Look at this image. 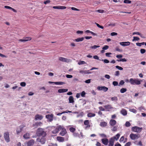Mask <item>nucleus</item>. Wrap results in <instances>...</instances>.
<instances>
[{
	"label": "nucleus",
	"instance_id": "8fccbe9b",
	"mask_svg": "<svg viewBox=\"0 0 146 146\" xmlns=\"http://www.w3.org/2000/svg\"><path fill=\"white\" fill-rule=\"evenodd\" d=\"M73 135L75 137H77L79 136V134L78 133H73Z\"/></svg>",
	"mask_w": 146,
	"mask_h": 146
},
{
	"label": "nucleus",
	"instance_id": "aec40b11",
	"mask_svg": "<svg viewBox=\"0 0 146 146\" xmlns=\"http://www.w3.org/2000/svg\"><path fill=\"white\" fill-rule=\"evenodd\" d=\"M120 136V134L119 133H117L115 136L112 137L111 138L112 139H113V140L114 141L115 140L116 141H117L119 138Z\"/></svg>",
	"mask_w": 146,
	"mask_h": 146
},
{
	"label": "nucleus",
	"instance_id": "a211bd4d",
	"mask_svg": "<svg viewBox=\"0 0 146 146\" xmlns=\"http://www.w3.org/2000/svg\"><path fill=\"white\" fill-rule=\"evenodd\" d=\"M104 107L107 111H108L110 109H112L113 108L110 105H107L104 106Z\"/></svg>",
	"mask_w": 146,
	"mask_h": 146
},
{
	"label": "nucleus",
	"instance_id": "423d86ee",
	"mask_svg": "<svg viewBox=\"0 0 146 146\" xmlns=\"http://www.w3.org/2000/svg\"><path fill=\"white\" fill-rule=\"evenodd\" d=\"M53 115L51 114L50 115H46V117L48 119V121L51 122L53 120Z\"/></svg>",
	"mask_w": 146,
	"mask_h": 146
},
{
	"label": "nucleus",
	"instance_id": "ddd939ff",
	"mask_svg": "<svg viewBox=\"0 0 146 146\" xmlns=\"http://www.w3.org/2000/svg\"><path fill=\"white\" fill-rule=\"evenodd\" d=\"M67 133L66 129L65 128L62 129L61 131L60 132L59 134L60 135L62 136H64Z\"/></svg>",
	"mask_w": 146,
	"mask_h": 146
},
{
	"label": "nucleus",
	"instance_id": "f257e3e1",
	"mask_svg": "<svg viewBox=\"0 0 146 146\" xmlns=\"http://www.w3.org/2000/svg\"><path fill=\"white\" fill-rule=\"evenodd\" d=\"M36 134L38 136H45L46 135V133L44 131L43 129L40 128L37 130Z\"/></svg>",
	"mask_w": 146,
	"mask_h": 146
},
{
	"label": "nucleus",
	"instance_id": "20e7f679",
	"mask_svg": "<svg viewBox=\"0 0 146 146\" xmlns=\"http://www.w3.org/2000/svg\"><path fill=\"white\" fill-rule=\"evenodd\" d=\"M131 129L133 131L135 132L139 133L142 129V128L137 126H135L132 127Z\"/></svg>",
	"mask_w": 146,
	"mask_h": 146
},
{
	"label": "nucleus",
	"instance_id": "4be33fe9",
	"mask_svg": "<svg viewBox=\"0 0 146 146\" xmlns=\"http://www.w3.org/2000/svg\"><path fill=\"white\" fill-rule=\"evenodd\" d=\"M31 39L30 37H26L24 39H20L19 41L21 42H26L30 40Z\"/></svg>",
	"mask_w": 146,
	"mask_h": 146
},
{
	"label": "nucleus",
	"instance_id": "49530a36",
	"mask_svg": "<svg viewBox=\"0 0 146 146\" xmlns=\"http://www.w3.org/2000/svg\"><path fill=\"white\" fill-rule=\"evenodd\" d=\"M112 84L114 86H117L118 84V82L115 81L113 82Z\"/></svg>",
	"mask_w": 146,
	"mask_h": 146
},
{
	"label": "nucleus",
	"instance_id": "680f3d73",
	"mask_svg": "<svg viewBox=\"0 0 146 146\" xmlns=\"http://www.w3.org/2000/svg\"><path fill=\"white\" fill-rule=\"evenodd\" d=\"M111 52H107L105 54L106 55L107 57H110V55L111 54Z\"/></svg>",
	"mask_w": 146,
	"mask_h": 146
},
{
	"label": "nucleus",
	"instance_id": "c85d7f7f",
	"mask_svg": "<svg viewBox=\"0 0 146 146\" xmlns=\"http://www.w3.org/2000/svg\"><path fill=\"white\" fill-rule=\"evenodd\" d=\"M69 102L72 103L74 102V98L72 96H70L69 98Z\"/></svg>",
	"mask_w": 146,
	"mask_h": 146
},
{
	"label": "nucleus",
	"instance_id": "69168bd1",
	"mask_svg": "<svg viewBox=\"0 0 146 146\" xmlns=\"http://www.w3.org/2000/svg\"><path fill=\"white\" fill-rule=\"evenodd\" d=\"M117 33H116L115 32H112L111 33V36H114L115 35H117Z\"/></svg>",
	"mask_w": 146,
	"mask_h": 146
},
{
	"label": "nucleus",
	"instance_id": "9d476101",
	"mask_svg": "<svg viewBox=\"0 0 146 146\" xmlns=\"http://www.w3.org/2000/svg\"><path fill=\"white\" fill-rule=\"evenodd\" d=\"M25 127V126L23 125H21L19 127H18L17 129V134H19L22 131V130L23 128Z\"/></svg>",
	"mask_w": 146,
	"mask_h": 146
},
{
	"label": "nucleus",
	"instance_id": "5fc2aeb1",
	"mask_svg": "<svg viewBox=\"0 0 146 146\" xmlns=\"http://www.w3.org/2000/svg\"><path fill=\"white\" fill-rule=\"evenodd\" d=\"M20 85L22 87H25L26 85V84L25 82H21L20 83Z\"/></svg>",
	"mask_w": 146,
	"mask_h": 146
},
{
	"label": "nucleus",
	"instance_id": "72a5a7b5",
	"mask_svg": "<svg viewBox=\"0 0 146 146\" xmlns=\"http://www.w3.org/2000/svg\"><path fill=\"white\" fill-rule=\"evenodd\" d=\"M100 47L99 46H97L96 45H94L93 46H91L90 47V48L91 49H96L97 48H99Z\"/></svg>",
	"mask_w": 146,
	"mask_h": 146
},
{
	"label": "nucleus",
	"instance_id": "39448f33",
	"mask_svg": "<svg viewBox=\"0 0 146 146\" xmlns=\"http://www.w3.org/2000/svg\"><path fill=\"white\" fill-rule=\"evenodd\" d=\"M44 137L45 136H42V138L40 139L39 138H37V141L40 142L42 144H44L46 141V139Z\"/></svg>",
	"mask_w": 146,
	"mask_h": 146
},
{
	"label": "nucleus",
	"instance_id": "7ed1b4c3",
	"mask_svg": "<svg viewBox=\"0 0 146 146\" xmlns=\"http://www.w3.org/2000/svg\"><path fill=\"white\" fill-rule=\"evenodd\" d=\"M4 137L5 140L7 142H9L10 141L9 134L8 132H6L4 133Z\"/></svg>",
	"mask_w": 146,
	"mask_h": 146
},
{
	"label": "nucleus",
	"instance_id": "7c9ffc66",
	"mask_svg": "<svg viewBox=\"0 0 146 146\" xmlns=\"http://www.w3.org/2000/svg\"><path fill=\"white\" fill-rule=\"evenodd\" d=\"M127 89L125 88H122L120 90V92L121 93H123L127 91Z\"/></svg>",
	"mask_w": 146,
	"mask_h": 146
},
{
	"label": "nucleus",
	"instance_id": "864d4df0",
	"mask_svg": "<svg viewBox=\"0 0 146 146\" xmlns=\"http://www.w3.org/2000/svg\"><path fill=\"white\" fill-rule=\"evenodd\" d=\"M117 61H118L126 62L127 60L126 59L123 58L120 59L119 60H117Z\"/></svg>",
	"mask_w": 146,
	"mask_h": 146
},
{
	"label": "nucleus",
	"instance_id": "b1692460",
	"mask_svg": "<svg viewBox=\"0 0 146 146\" xmlns=\"http://www.w3.org/2000/svg\"><path fill=\"white\" fill-rule=\"evenodd\" d=\"M84 124L86 125V127H90V125H89V122L88 120H86L84 121Z\"/></svg>",
	"mask_w": 146,
	"mask_h": 146
},
{
	"label": "nucleus",
	"instance_id": "338daca9",
	"mask_svg": "<svg viewBox=\"0 0 146 146\" xmlns=\"http://www.w3.org/2000/svg\"><path fill=\"white\" fill-rule=\"evenodd\" d=\"M119 74V71H116L115 72V76H118Z\"/></svg>",
	"mask_w": 146,
	"mask_h": 146
},
{
	"label": "nucleus",
	"instance_id": "a878e982",
	"mask_svg": "<svg viewBox=\"0 0 146 146\" xmlns=\"http://www.w3.org/2000/svg\"><path fill=\"white\" fill-rule=\"evenodd\" d=\"M56 139L59 142H63L64 140V138L61 137H57Z\"/></svg>",
	"mask_w": 146,
	"mask_h": 146
},
{
	"label": "nucleus",
	"instance_id": "cd10ccee",
	"mask_svg": "<svg viewBox=\"0 0 146 146\" xmlns=\"http://www.w3.org/2000/svg\"><path fill=\"white\" fill-rule=\"evenodd\" d=\"M23 137L25 139H28L30 138V135L29 133H26L23 135Z\"/></svg>",
	"mask_w": 146,
	"mask_h": 146
},
{
	"label": "nucleus",
	"instance_id": "6e6d98bb",
	"mask_svg": "<svg viewBox=\"0 0 146 146\" xmlns=\"http://www.w3.org/2000/svg\"><path fill=\"white\" fill-rule=\"evenodd\" d=\"M102 60L103 61H104V63H109L110 62L107 59H104V60L102 59Z\"/></svg>",
	"mask_w": 146,
	"mask_h": 146
},
{
	"label": "nucleus",
	"instance_id": "0eeeda50",
	"mask_svg": "<svg viewBox=\"0 0 146 146\" xmlns=\"http://www.w3.org/2000/svg\"><path fill=\"white\" fill-rule=\"evenodd\" d=\"M130 137L132 139L134 140L138 139L139 137L138 135L135 134L133 133H131L130 135Z\"/></svg>",
	"mask_w": 146,
	"mask_h": 146
},
{
	"label": "nucleus",
	"instance_id": "393cba45",
	"mask_svg": "<svg viewBox=\"0 0 146 146\" xmlns=\"http://www.w3.org/2000/svg\"><path fill=\"white\" fill-rule=\"evenodd\" d=\"M107 123L105 121L102 122L100 123V125L102 127H105L107 125Z\"/></svg>",
	"mask_w": 146,
	"mask_h": 146
},
{
	"label": "nucleus",
	"instance_id": "9b49d317",
	"mask_svg": "<svg viewBox=\"0 0 146 146\" xmlns=\"http://www.w3.org/2000/svg\"><path fill=\"white\" fill-rule=\"evenodd\" d=\"M43 116L41 115L37 114L35 116V119L36 120H40L42 119Z\"/></svg>",
	"mask_w": 146,
	"mask_h": 146
},
{
	"label": "nucleus",
	"instance_id": "5701e85b",
	"mask_svg": "<svg viewBox=\"0 0 146 146\" xmlns=\"http://www.w3.org/2000/svg\"><path fill=\"white\" fill-rule=\"evenodd\" d=\"M121 113L123 115L125 116L127 114V111L125 109H123L121 111Z\"/></svg>",
	"mask_w": 146,
	"mask_h": 146
},
{
	"label": "nucleus",
	"instance_id": "f8f14e48",
	"mask_svg": "<svg viewBox=\"0 0 146 146\" xmlns=\"http://www.w3.org/2000/svg\"><path fill=\"white\" fill-rule=\"evenodd\" d=\"M116 121L114 119H111L110 120L109 124L111 126H113L116 124Z\"/></svg>",
	"mask_w": 146,
	"mask_h": 146
},
{
	"label": "nucleus",
	"instance_id": "79ce46f5",
	"mask_svg": "<svg viewBox=\"0 0 146 146\" xmlns=\"http://www.w3.org/2000/svg\"><path fill=\"white\" fill-rule=\"evenodd\" d=\"M95 24H96V25L99 28H100L101 29H104V27L102 26H101L100 25H99L98 24L96 23H95Z\"/></svg>",
	"mask_w": 146,
	"mask_h": 146
},
{
	"label": "nucleus",
	"instance_id": "1a4fd4ad",
	"mask_svg": "<svg viewBox=\"0 0 146 146\" xmlns=\"http://www.w3.org/2000/svg\"><path fill=\"white\" fill-rule=\"evenodd\" d=\"M119 44L121 46H129L130 44V42L128 41L123 42H120L119 43Z\"/></svg>",
	"mask_w": 146,
	"mask_h": 146
},
{
	"label": "nucleus",
	"instance_id": "2f4dec72",
	"mask_svg": "<svg viewBox=\"0 0 146 146\" xmlns=\"http://www.w3.org/2000/svg\"><path fill=\"white\" fill-rule=\"evenodd\" d=\"M54 83L56 85H62L65 84V83L62 82H54Z\"/></svg>",
	"mask_w": 146,
	"mask_h": 146
},
{
	"label": "nucleus",
	"instance_id": "f704fd0d",
	"mask_svg": "<svg viewBox=\"0 0 146 146\" xmlns=\"http://www.w3.org/2000/svg\"><path fill=\"white\" fill-rule=\"evenodd\" d=\"M70 131L72 133H74L76 130V129L73 127H71L69 128Z\"/></svg>",
	"mask_w": 146,
	"mask_h": 146
},
{
	"label": "nucleus",
	"instance_id": "ea45409f",
	"mask_svg": "<svg viewBox=\"0 0 146 146\" xmlns=\"http://www.w3.org/2000/svg\"><path fill=\"white\" fill-rule=\"evenodd\" d=\"M111 100L112 101H117V98L116 96L112 97L111 98Z\"/></svg>",
	"mask_w": 146,
	"mask_h": 146
},
{
	"label": "nucleus",
	"instance_id": "a18cd8bd",
	"mask_svg": "<svg viewBox=\"0 0 146 146\" xmlns=\"http://www.w3.org/2000/svg\"><path fill=\"white\" fill-rule=\"evenodd\" d=\"M115 67L119 70H123V68L122 67L118 66H116Z\"/></svg>",
	"mask_w": 146,
	"mask_h": 146
},
{
	"label": "nucleus",
	"instance_id": "de8ad7c7",
	"mask_svg": "<svg viewBox=\"0 0 146 146\" xmlns=\"http://www.w3.org/2000/svg\"><path fill=\"white\" fill-rule=\"evenodd\" d=\"M108 90V88L105 86H103V90L104 92H106Z\"/></svg>",
	"mask_w": 146,
	"mask_h": 146
},
{
	"label": "nucleus",
	"instance_id": "37998d69",
	"mask_svg": "<svg viewBox=\"0 0 146 146\" xmlns=\"http://www.w3.org/2000/svg\"><path fill=\"white\" fill-rule=\"evenodd\" d=\"M95 24H96V25L99 28H100L101 29H104V27L102 26H101L100 25H99L98 24L96 23H95Z\"/></svg>",
	"mask_w": 146,
	"mask_h": 146
},
{
	"label": "nucleus",
	"instance_id": "13d9d810",
	"mask_svg": "<svg viewBox=\"0 0 146 146\" xmlns=\"http://www.w3.org/2000/svg\"><path fill=\"white\" fill-rule=\"evenodd\" d=\"M146 52V50L145 49H141L140 50V52L141 53L143 54L144 53Z\"/></svg>",
	"mask_w": 146,
	"mask_h": 146
},
{
	"label": "nucleus",
	"instance_id": "4468645a",
	"mask_svg": "<svg viewBox=\"0 0 146 146\" xmlns=\"http://www.w3.org/2000/svg\"><path fill=\"white\" fill-rule=\"evenodd\" d=\"M35 141L33 139H31L27 143V146H31L33 145Z\"/></svg>",
	"mask_w": 146,
	"mask_h": 146
},
{
	"label": "nucleus",
	"instance_id": "c756f323",
	"mask_svg": "<svg viewBox=\"0 0 146 146\" xmlns=\"http://www.w3.org/2000/svg\"><path fill=\"white\" fill-rule=\"evenodd\" d=\"M95 116V113H90L87 114V116L88 117H94Z\"/></svg>",
	"mask_w": 146,
	"mask_h": 146
},
{
	"label": "nucleus",
	"instance_id": "09e8293b",
	"mask_svg": "<svg viewBox=\"0 0 146 146\" xmlns=\"http://www.w3.org/2000/svg\"><path fill=\"white\" fill-rule=\"evenodd\" d=\"M111 130L113 131H116L117 130V127L115 126L113 127V128L111 129Z\"/></svg>",
	"mask_w": 146,
	"mask_h": 146
},
{
	"label": "nucleus",
	"instance_id": "e433bc0d",
	"mask_svg": "<svg viewBox=\"0 0 146 146\" xmlns=\"http://www.w3.org/2000/svg\"><path fill=\"white\" fill-rule=\"evenodd\" d=\"M86 64V63L84 61H80L78 63V64L79 65L84 64Z\"/></svg>",
	"mask_w": 146,
	"mask_h": 146
},
{
	"label": "nucleus",
	"instance_id": "4d7b16f0",
	"mask_svg": "<svg viewBox=\"0 0 146 146\" xmlns=\"http://www.w3.org/2000/svg\"><path fill=\"white\" fill-rule=\"evenodd\" d=\"M68 113V112H67L66 111H63L62 113H58L57 114H56V115H58V116H60L62 114H63V113Z\"/></svg>",
	"mask_w": 146,
	"mask_h": 146
},
{
	"label": "nucleus",
	"instance_id": "f3484780",
	"mask_svg": "<svg viewBox=\"0 0 146 146\" xmlns=\"http://www.w3.org/2000/svg\"><path fill=\"white\" fill-rule=\"evenodd\" d=\"M102 141L103 143L105 145H107L108 143V140L107 139H102Z\"/></svg>",
	"mask_w": 146,
	"mask_h": 146
},
{
	"label": "nucleus",
	"instance_id": "2eb2a0df",
	"mask_svg": "<svg viewBox=\"0 0 146 146\" xmlns=\"http://www.w3.org/2000/svg\"><path fill=\"white\" fill-rule=\"evenodd\" d=\"M53 8L54 9H66V7L65 6H53Z\"/></svg>",
	"mask_w": 146,
	"mask_h": 146
},
{
	"label": "nucleus",
	"instance_id": "dca6fc26",
	"mask_svg": "<svg viewBox=\"0 0 146 146\" xmlns=\"http://www.w3.org/2000/svg\"><path fill=\"white\" fill-rule=\"evenodd\" d=\"M42 125V123L40 122H37L33 124V126L37 127L41 126Z\"/></svg>",
	"mask_w": 146,
	"mask_h": 146
},
{
	"label": "nucleus",
	"instance_id": "412c9836",
	"mask_svg": "<svg viewBox=\"0 0 146 146\" xmlns=\"http://www.w3.org/2000/svg\"><path fill=\"white\" fill-rule=\"evenodd\" d=\"M68 89H61L58 90V92L60 93L65 92H67Z\"/></svg>",
	"mask_w": 146,
	"mask_h": 146
},
{
	"label": "nucleus",
	"instance_id": "4c0bfd02",
	"mask_svg": "<svg viewBox=\"0 0 146 146\" xmlns=\"http://www.w3.org/2000/svg\"><path fill=\"white\" fill-rule=\"evenodd\" d=\"M145 44V42L141 43H136V44L137 46H141L142 45H143Z\"/></svg>",
	"mask_w": 146,
	"mask_h": 146
},
{
	"label": "nucleus",
	"instance_id": "58836bf2",
	"mask_svg": "<svg viewBox=\"0 0 146 146\" xmlns=\"http://www.w3.org/2000/svg\"><path fill=\"white\" fill-rule=\"evenodd\" d=\"M52 133L53 134H55L58 132V130L56 128L55 129L52 131Z\"/></svg>",
	"mask_w": 146,
	"mask_h": 146
},
{
	"label": "nucleus",
	"instance_id": "f03ea898",
	"mask_svg": "<svg viewBox=\"0 0 146 146\" xmlns=\"http://www.w3.org/2000/svg\"><path fill=\"white\" fill-rule=\"evenodd\" d=\"M129 82L132 85H139L141 84L140 81L138 79H134L131 78L130 79Z\"/></svg>",
	"mask_w": 146,
	"mask_h": 146
},
{
	"label": "nucleus",
	"instance_id": "a19ab883",
	"mask_svg": "<svg viewBox=\"0 0 146 146\" xmlns=\"http://www.w3.org/2000/svg\"><path fill=\"white\" fill-rule=\"evenodd\" d=\"M123 2L125 3L129 4L131 3V1L129 0H124Z\"/></svg>",
	"mask_w": 146,
	"mask_h": 146
},
{
	"label": "nucleus",
	"instance_id": "774afa93",
	"mask_svg": "<svg viewBox=\"0 0 146 146\" xmlns=\"http://www.w3.org/2000/svg\"><path fill=\"white\" fill-rule=\"evenodd\" d=\"M131 145V142H128L125 144V146H130Z\"/></svg>",
	"mask_w": 146,
	"mask_h": 146
},
{
	"label": "nucleus",
	"instance_id": "bb28decb",
	"mask_svg": "<svg viewBox=\"0 0 146 146\" xmlns=\"http://www.w3.org/2000/svg\"><path fill=\"white\" fill-rule=\"evenodd\" d=\"M84 37H82L81 38H78L77 39H75L74 41H76V42H79L80 41H82L84 40Z\"/></svg>",
	"mask_w": 146,
	"mask_h": 146
},
{
	"label": "nucleus",
	"instance_id": "6e6552de",
	"mask_svg": "<svg viewBox=\"0 0 146 146\" xmlns=\"http://www.w3.org/2000/svg\"><path fill=\"white\" fill-rule=\"evenodd\" d=\"M59 60L61 61L65 62H69L70 61V59L62 57H59Z\"/></svg>",
	"mask_w": 146,
	"mask_h": 146
},
{
	"label": "nucleus",
	"instance_id": "473e14b6",
	"mask_svg": "<svg viewBox=\"0 0 146 146\" xmlns=\"http://www.w3.org/2000/svg\"><path fill=\"white\" fill-rule=\"evenodd\" d=\"M57 129V130H58V131H59L62 130V129L64 128L63 127H62L61 125H59L57 127H56Z\"/></svg>",
	"mask_w": 146,
	"mask_h": 146
},
{
	"label": "nucleus",
	"instance_id": "0e129e2a",
	"mask_svg": "<svg viewBox=\"0 0 146 146\" xmlns=\"http://www.w3.org/2000/svg\"><path fill=\"white\" fill-rule=\"evenodd\" d=\"M86 70L84 71L83 70H80V73L83 74H86Z\"/></svg>",
	"mask_w": 146,
	"mask_h": 146
},
{
	"label": "nucleus",
	"instance_id": "6ab92c4d",
	"mask_svg": "<svg viewBox=\"0 0 146 146\" xmlns=\"http://www.w3.org/2000/svg\"><path fill=\"white\" fill-rule=\"evenodd\" d=\"M115 141L111 138H110L109 141V146H113Z\"/></svg>",
	"mask_w": 146,
	"mask_h": 146
},
{
	"label": "nucleus",
	"instance_id": "c03bdc74",
	"mask_svg": "<svg viewBox=\"0 0 146 146\" xmlns=\"http://www.w3.org/2000/svg\"><path fill=\"white\" fill-rule=\"evenodd\" d=\"M125 126L127 127H129L131 125L130 123L128 121H127L126 122L125 124Z\"/></svg>",
	"mask_w": 146,
	"mask_h": 146
},
{
	"label": "nucleus",
	"instance_id": "bf43d9fd",
	"mask_svg": "<svg viewBox=\"0 0 146 146\" xmlns=\"http://www.w3.org/2000/svg\"><path fill=\"white\" fill-rule=\"evenodd\" d=\"M124 137L123 136H122V137H121V138L119 140L120 142L121 143V142L123 141L124 140Z\"/></svg>",
	"mask_w": 146,
	"mask_h": 146
},
{
	"label": "nucleus",
	"instance_id": "c9c22d12",
	"mask_svg": "<svg viewBox=\"0 0 146 146\" xmlns=\"http://www.w3.org/2000/svg\"><path fill=\"white\" fill-rule=\"evenodd\" d=\"M140 39L138 37L134 36L133 37V39L132 40V41H138Z\"/></svg>",
	"mask_w": 146,
	"mask_h": 146
},
{
	"label": "nucleus",
	"instance_id": "e2e57ef3",
	"mask_svg": "<svg viewBox=\"0 0 146 146\" xmlns=\"http://www.w3.org/2000/svg\"><path fill=\"white\" fill-rule=\"evenodd\" d=\"M66 77L67 78H72L73 76L71 75L67 74L66 75Z\"/></svg>",
	"mask_w": 146,
	"mask_h": 146
},
{
	"label": "nucleus",
	"instance_id": "603ef678",
	"mask_svg": "<svg viewBox=\"0 0 146 146\" xmlns=\"http://www.w3.org/2000/svg\"><path fill=\"white\" fill-rule=\"evenodd\" d=\"M103 88V86H98L97 87V89L99 90H102Z\"/></svg>",
	"mask_w": 146,
	"mask_h": 146
},
{
	"label": "nucleus",
	"instance_id": "052dcab7",
	"mask_svg": "<svg viewBox=\"0 0 146 146\" xmlns=\"http://www.w3.org/2000/svg\"><path fill=\"white\" fill-rule=\"evenodd\" d=\"M93 58L95 59H97L98 60H101L99 59V57L97 55H95L93 57Z\"/></svg>",
	"mask_w": 146,
	"mask_h": 146
},
{
	"label": "nucleus",
	"instance_id": "3c124183",
	"mask_svg": "<svg viewBox=\"0 0 146 146\" xmlns=\"http://www.w3.org/2000/svg\"><path fill=\"white\" fill-rule=\"evenodd\" d=\"M108 46L107 45H105L102 48V49L104 50H106L108 49Z\"/></svg>",
	"mask_w": 146,
	"mask_h": 146
}]
</instances>
